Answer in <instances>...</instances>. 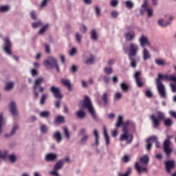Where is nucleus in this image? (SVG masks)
I'll list each match as a JSON object with an SVG mask.
<instances>
[{
	"label": "nucleus",
	"mask_w": 176,
	"mask_h": 176,
	"mask_svg": "<svg viewBox=\"0 0 176 176\" xmlns=\"http://www.w3.org/2000/svg\"><path fill=\"white\" fill-rule=\"evenodd\" d=\"M78 107L80 109L76 112V118L78 119H85V118H86V112H85V110L83 109H87L89 113H90L91 118L94 120H97L96 110L94 109L91 100H90L89 96H85L84 100L79 102Z\"/></svg>",
	"instance_id": "obj_1"
},
{
	"label": "nucleus",
	"mask_w": 176,
	"mask_h": 176,
	"mask_svg": "<svg viewBox=\"0 0 176 176\" xmlns=\"http://www.w3.org/2000/svg\"><path fill=\"white\" fill-rule=\"evenodd\" d=\"M163 80H167L170 82H171L170 84V86L171 87L173 93H176V76L173 74L169 76L167 74H159L158 78L156 80L157 90L159 96L161 97V98H167V92H166V87H164V85H163L162 83V81H160Z\"/></svg>",
	"instance_id": "obj_2"
},
{
	"label": "nucleus",
	"mask_w": 176,
	"mask_h": 176,
	"mask_svg": "<svg viewBox=\"0 0 176 176\" xmlns=\"http://www.w3.org/2000/svg\"><path fill=\"white\" fill-rule=\"evenodd\" d=\"M149 162V157L148 155H144L140 158V163L144 164L143 166L140 165V162H135V168L138 171L139 174L141 173H146L148 171V168H146V165Z\"/></svg>",
	"instance_id": "obj_3"
},
{
	"label": "nucleus",
	"mask_w": 176,
	"mask_h": 176,
	"mask_svg": "<svg viewBox=\"0 0 176 176\" xmlns=\"http://www.w3.org/2000/svg\"><path fill=\"white\" fill-rule=\"evenodd\" d=\"M44 66L49 69H52V68H56L57 72H60V67H58V64L57 63V60L52 56H48L44 60Z\"/></svg>",
	"instance_id": "obj_4"
},
{
	"label": "nucleus",
	"mask_w": 176,
	"mask_h": 176,
	"mask_svg": "<svg viewBox=\"0 0 176 176\" xmlns=\"http://www.w3.org/2000/svg\"><path fill=\"white\" fill-rule=\"evenodd\" d=\"M120 141H126V144L133 142V135L129 133V129H122V134L120 137Z\"/></svg>",
	"instance_id": "obj_5"
},
{
	"label": "nucleus",
	"mask_w": 176,
	"mask_h": 176,
	"mask_svg": "<svg viewBox=\"0 0 176 176\" xmlns=\"http://www.w3.org/2000/svg\"><path fill=\"white\" fill-rule=\"evenodd\" d=\"M140 14H144L145 12H147L148 17H152L153 16V8L148 6V0H144L143 4L141 6Z\"/></svg>",
	"instance_id": "obj_6"
},
{
	"label": "nucleus",
	"mask_w": 176,
	"mask_h": 176,
	"mask_svg": "<svg viewBox=\"0 0 176 176\" xmlns=\"http://www.w3.org/2000/svg\"><path fill=\"white\" fill-rule=\"evenodd\" d=\"M150 119L152 120V123L155 127H157L159 124H160V120H164V113H163L162 111H158L157 112V118L155 117V116L152 115L150 116Z\"/></svg>",
	"instance_id": "obj_7"
},
{
	"label": "nucleus",
	"mask_w": 176,
	"mask_h": 176,
	"mask_svg": "<svg viewBox=\"0 0 176 176\" xmlns=\"http://www.w3.org/2000/svg\"><path fill=\"white\" fill-rule=\"evenodd\" d=\"M3 52H6V54L8 56H12V51H10V50L12 49V42H10V38H9L8 37H6L3 38Z\"/></svg>",
	"instance_id": "obj_8"
},
{
	"label": "nucleus",
	"mask_w": 176,
	"mask_h": 176,
	"mask_svg": "<svg viewBox=\"0 0 176 176\" xmlns=\"http://www.w3.org/2000/svg\"><path fill=\"white\" fill-rule=\"evenodd\" d=\"M94 60H96V57L90 52H87L83 56V63L87 65L94 64Z\"/></svg>",
	"instance_id": "obj_9"
},
{
	"label": "nucleus",
	"mask_w": 176,
	"mask_h": 176,
	"mask_svg": "<svg viewBox=\"0 0 176 176\" xmlns=\"http://www.w3.org/2000/svg\"><path fill=\"white\" fill-rule=\"evenodd\" d=\"M43 80H45V78L43 77H38L34 80L33 89H34V97H36V98H38V97L39 96V94H38V92H36V89H38V87H39L43 83Z\"/></svg>",
	"instance_id": "obj_10"
},
{
	"label": "nucleus",
	"mask_w": 176,
	"mask_h": 176,
	"mask_svg": "<svg viewBox=\"0 0 176 176\" xmlns=\"http://www.w3.org/2000/svg\"><path fill=\"white\" fill-rule=\"evenodd\" d=\"M140 50V46L138 45L131 43L129 44V54L131 57H134V56H137L138 51Z\"/></svg>",
	"instance_id": "obj_11"
},
{
	"label": "nucleus",
	"mask_w": 176,
	"mask_h": 176,
	"mask_svg": "<svg viewBox=\"0 0 176 176\" xmlns=\"http://www.w3.org/2000/svg\"><path fill=\"white\" fill-rule=\"evenodd\" d=\"M170 145H171V141H170V139H166L163 146H164V152L166 155V156H170L171 155V152H173V148L170 147Z\"/></svg>",
	"instance_id": "obj_12"
},
{
	"label": "nucleus",
	"mask_w": 176,
	"mask_h": 176,
	"mask_svg": "<svg viewBox=\"0 0 176 176\" xmlns=\"http://www.w3.org/2000/svg\"><path fill=\"white\" fill-rule=\"evenodd\" d=\"M138 42L142 47H144V46H151V42L149 39H148V36L144 34H142L139 39Z\"/></svg>",
	"instance_id": "obj_13"
},
{
	"label": "nucleus",
	"mask_w": 176,
	"mask_h": 176,
	"mask_svg": "<svg viewBox=\"0 0 176 176\" xmlns=\"http://www.w3.org/2000/svg\"><path fill=\"white\" fill-rule=\"evenodd\" d=\"M50 91L52 93L56 98H63V95H61V93H60V88L56 86H52L50 89Z\"/></svg>",
	"instance_id": "obj_14"
},
{
	"label": "nucleus",
	"mask_w": 176,
	"mask_h": 176,
	"mask_svg": "<svg viewBox=\"0 0 176 176\" xmlns=\"http://www.w3.org/2000/svg\"><path fill=\"white\" fill-rule=\"evenodd\" d=\"M80 135H82V138L80 140V144H86L89 141V135L86 133V129H81L80 130Z\"/></svg>",
	"instance_id": "obj_15"
},
{
	"label": "nucleus",
	"mask_w": 176,
	"mask_h": 176,
	"mask_svg": "<svg viewBox=\"0 0 176 176\" xmlns=\"http://www.w3.org/2000/svg\"><path fill=\"white\" fill-rule=\"evenodd\" d=\"M124 38H125L126 41H134L135 39V32L130 31L125 32Z\"/></svg>",
	"instance_id": "obj_16"
},
{
	"label": "nucleus",
	"mask_w": 176,
	"mask_h": 176,
	"mask_svg": "<svg viewBox=\"0 0 176 176\" xmlns=\"http://www.w3.org/2000/svg\"><path fill=\"white\" fill-rule=\"evenodd\" d=\"M175 166V161L174 160H168L165 162V167L166 168L167 173H170L171 170L174 168Z\"/></svg>",
	"instance_id": "obj_17"
},
{
	"label": "nucleus",
	"mask_w": 176,
	"mask_h": 176,
	"mask_svg": "<svg viewBox=\"0 0 176 176\" xmlns=\"http://www.w3.org/2000/svg\"><path fill=\"white\" fill-rule=\"evenodd\" d=\"M90 35V39H91V41H94V42H97V41H98V31H97V30L96 29H92L90 31L89 33Z\"/></svg>",
	"instance_id": "obj_18"
},
{
	"label": "nucleus",
	"mask_w": 176,
	"mask_h": 176,
	"mask_svg": "<svg viewBox=\"0 0 176 176\" xmlns=\"http://www.w3.org/2000/svg\"><path fill=\"white\" fill-rule=\"evenodd\" d=\"M103 135L106 146H109V144H111V140L109 139V135H108V131H107V127H105L104 126H103Z\"/></svg>",
	"instance_id": "obj_19"
},
{
	"label": "nucleus",
	"mask_w": 176,
	"mask_h": 176,
	"mask_svg": "<svg viewBox=\"0 0 176 176\" xmlns=\"http://www.w3.org/2000/svg\"><path fill=\"white\" fill-rule=\"evenodd\" d=\"M142 55L144 61H146V60H150V58H151L152 57V56L151 55V52H149V50H148V49L145 47H144L142 50Z\"/></svg>",
	"instance_id": "obj_20"
},
{
	"label": "nucleus",
	"mask_w": 176,
	"mask_h": 176,
	"mask_svg": "<svg viewBox=\"0 0 176 176\" xmlns=\"http://www.w3.org/2000/svg\"><path fill=\"white\" fill-rule=\"evenodd\" d=\"M94 143L92 144V146H98L100 145V136L98 135V131L97 129L94 131Z\"/></svg>",
	"instance_id": "obj_21"
},
{
	"label": "nucleus",
	"mask_w": 176,
	"mask_h": 176,
	"mask_svg": "<svg viewBox=\"0 0 176 176\" xmlns=\"http://www.w3.org/2000/svg\"><path fill=\"white\" fill-rule=\"evenodd\" d=\"M57 159V154L56 153H48L45 157V162H54Z\"/></svg>",
	"instance_id": "obj_22"
},
{
	"label": "nucleus",
	"mask_w": 176,
	"mask_h": 176,
	"mask_svg": "<svg viewBox=\"0 0 176 176\" xmlns=\"http://www.w3.org/2000/svg\"><path fill=\"white\" fill-rule=\"evenodd\" d=\"M140 76H141V72H137L134 74V78L135 79V82H136V84L138 86V87H141L143 85L142 80H141V78H140Z\"/></svg>",
	"instance_id": "obj_23"
},
{
	"label": "nucleus",
	"mask_w": 176,
	"mask_h": 176,
	"mask_svg": "<svg viewBox=\"0 0 176 176\" xmlns=\"http://www.w3.org/2000/svg\"><path fill=\"white\" fill-rule=\"evenodd\" d=\"M157 24L158 25H160V27H162L164 28L166 27H168L169 25H171V22L164 21V19H160L158 20Z\"/></svg>",
	"instance_id": "obj_24"
},
{
	"label": "nucleus",
	"mask_w": 176,
	"mask_h": 176,
	"mask_svg": "<svg viewBox=\"0 0 176 176\" xmlns=\"http://www.w3.org/2000/svg\"><path fill=\"white\" fill-rule=\"evenodd\" d=\"M10 111L14 116H16V115H17V108L16 107V102H10Z\"/></svg>",
	"instance_id": "obj_25"
},
{
	"label": "nucleus",
	"mask_w": 176,
	"mask_h": 176,
	"mask_svg": "<svg viewBox=\"0 0 176 176\" xmlns=\"http://www.w3.org/2000/svg\"><path fill=\"white\" fill-rule=\"evenodd\" d=\"M54 138H55L57 144H60L63 141V137L61 136V133L57 131L54 133Z\"/></svg>",
	"instance_id": "obj_26"
},
{
	"label": "nucleus",
	"mask_w": 176,
	"mask_h": 176,
	"mask_svg": "<svg viewBox=\"0 0 176 176\" xmlns=\"http://www.w3.org/2000/svg\"><path fill=\"white\" fill-rule=\"evenodd\" d=\"M17 130H19V125H17V124H14V126H12V129L10 134L6 135V138H8V137H12V135H14V134H16V131H17Z\"/></svg>",
	"instance_id": "obj_27"
},
{
	"label": "nucleus",
	"mask_w": 176,
	"mask_h": 176,
	"mask_svg": "<svg viewBox=\"0 0 176 176\" xmlns=\"http://www.w3.org/2000/svg\"><path fill=\"white\" fill-rule=\"evenodd\" d=\"M60 82L62 83V85H63V86L67 87L68 90H71V82L69 81V80L66 78H62L60 80Z\"/></svg>",
	"instance_id": "obj_28"
},
{
	"label": "nucleus",
	"mask_w": 176,
	"mask_h": 176,
	"mask_svg": "<svg viewBox=\"0 0 176 176\" xmlns=\"http://www.w3.org/2000/svg\"><path fill=\"white\" fill-rule=\"evenodd\" d=\"M10 10V6L8 5H1L0 6V13H8Z\"/></svg>",
	"instance_id": "obj_29"
},
{
	"label": "nucleus",
	"mask_w": 176,
	"mask_h": 176,
	"mask_svg": "<svg viewBox=\"0 0 176 176\" xmlns=\"http://www.w3.org/2000/svg\"><path fill=\"white\" fill-rule=\"evenodd\" d=\"M83 39V35L79 32H76L75 34V40L76 42L78 43V45H80L82 43V41Z\"/></svg>",
	"instance_id": "obj_30"
},
{
	"label": "nucleus",
	"mask_w": 176,
	"mask_h": 176,
	"mask_svg": "<svg viewBox=\"0 0 176 176\" xmlns=\"http://www.w3.org/2000/svg\"><path fill=\"white\" fill-rule=\"evenodd\" d=\"M63 166H64L63 161H58L54 166V170L58 171V170H61V168H63Z\"/></svg>",
	"instance_id": "obj_31"
},
{
	"label": "nucleus",
	"mask_w": 176,
	"mask_h": 176,
	"mask_svg": "<svg viewBox=\"0 0 176 176\" xmlns=\"http://www.w3.org/2000/svg\"><path fill=\"white\" fill-rule=\"evenodd\" d=\"M5 123H6V122L5 121V119H3V116L1 114L0 115V134L1 133H2V131H3V126H5Z\"/></svg>",
	"instance_id": "obj_32"
},
{
	"label": "nucleus",
	"mask_w": 176,
	"mask_h": 176,
	"mask_svg": "<svg viewBox=\"0 0 176 176\" xmlns=\"http://www.w3.org/2000/svg\"><path fill=\"white\" fill-rule=\"evenodd\" d=\"M8 160L10 162V163H16V162H17V155H16L14 153L10 154L8 156Z\"/></svg>",
	"instance_id": "obj_33"
},
{
	"label": "nucleus",
	"mask_w": 176,
	"mask_h": 176,
	"mask_svg": "<svg viewBox=\"0 0 176 176\" xmlns=\"http://www.w3.org/2000/svg\"><path fill=\"white\" fill-rule=\"evenodd\" d=\"M14 86V84L13 83V82H7L4 89L6 91H10V90L13 89Z\"/></svg>",
	"instance_id": "obj_34"
},
{
	"label": "nucleus",
	"mask_w": 176,
	"mask_h": 176,
	"mask_svg": "<svg viewBox=\"0 0 176 176\" xmlns=\"http://www.w3.org/2000/svg\"><path fill=\"white\" fill-rule=\"evenodd\" d=\"M164 124L166 127H171L173 126V120L170 118L164 119Z\"/></svg>",
	"instance_id": "obj_35"
},
{
	"label": "nucleus",
	"mask_w": 176,
	"mask_h": 176,
	"mask_svg": "<svg viewBox=\"0 0 176 176\" xmlns=\"http://www.w3.org/2000/svg\"><path fill=\"white\" fill-rule=\"evenodd\" d=\"M146 142V151H151V148H152V144H153V142H152V140H151V138L147 139Z\"/></svg>",
	"instance_id": "obj_36"
},
{
	"label": "nucleus",
	"mask_w": 176,
	"mask_h": 176,
	"mask_svg": "<svg viewBox=\"0 0 176 176\" xmlns=\"http://www.w3.org/2000/svg\"><path fill=\"white\" fill-rule=\"evenodd\" d=\"M47 28H49V24L43 26L38 31V35H43L45 31H47Z\"/></svg>",
	"instance_id": "obj_37"
},
{
	"label": "nucleus",
	"mask_w": 176,
	"mask_h": 176,
	"mask_svg": "<svg viewBox=\"0 0 176 176\" xmlns=\"http://www.w3.org/2000/svg\"><path fill=\"white\" fill-rule=\"evenodd\" d=\"M150 140H151V142H155L156 148H159L160 146V143L157 140V137L152 136L150 138Z\"/></svg>",
	"instance_id": "obj_38"
},
{
	"label": "nucleus",
	"mask_w": 176,
	"mask_h": 176,
	"mask_svg": "<svg viewBox=\"0 0 176 176\" xmlns=\"http://www.w3.org/2000/svg\"><path fill=\"white\" fill-rule=\"evenodd\" d=\"M155 63L157 65L163 67L166 65V61L163 59H155Z\"/></svg>",
	"instance_id": "obj_39"
},
{
	"label": "nucleus",
	"mask_w": 176,
	"mask_h": 176,
	"mask_svg": "<svg viewBox=\"0 0 176 176\" xmlns=\"http://www.w3.org/2000/svg\"><path fill=\"white\" fill-rule=\"evenodd\" d=\"M125 6L127 9H133L134 8V3L131 0H128L125 2Z\"/></svg>",
	"instance_id": "obj_40"
},
{
	"label": "nucleus",
	"mask_w": 176,
	"mask_h": 176,
	"mask_svg": "<svg viewBox=\"0 0 176 176\" xmlns=\"http://www.w3.org/2000/svg\"><path fill=\"white\" fill-rule=\"evenodd\" d=\"M122 97H123V94L122 93L116 92L114 95V100H116V101H120Z\"/></svg>",
	"instance_id": "obj_41"
},
{
	"label": "nucleus",
	"mask_w": 176,
	"mask_h": 176,
	"mask_svg": "<svg viewBox=\"0 0 176 176\" xmlns=\"http://www.w3.org/2000/svg\"><path fill=\"white\" fill-rule=\"evenodd\" d=\"M42 25H43V23L41 20L32 24V28H38V27H42Z\"/></svg>",
	"instance_id": "obj_42"
},
{
	"label": "nucleus",
	"mask_w": 176,
	"mask_h": 176,
	"mask_svg": "<svg viewBox=\"0 0 176 176\" xmlns=\"http://www.w3.org/2000/svg\"><path fill=\"white\" fill-rule=\"evenodd\" d=\"M123 123V117L122 116H119L116 122V127H120Z\"/></svg>",
	"instance_id": "obj_43"
},
{
	"label": "nucleus",
	"mask_w": 176,
	"mask_h": 176,
	"mask_svg": "<svg viewBox=\"0 0 176 176\" xmlns=\"http://www.w3.org/2000/svg\"><path fill=\"white\" fill-rule=\"evenodd\" d=\"M109 94H108L107 92H104L103 94V96H102V100L105 104V105H107L108 104V97H109Z\"/></svg>",
	"instance_id": "obj_44"
},
{
	"label": "nucleus",
	"mask_w": 176,
	"mask_h": 176,
	"mask_svg": "<svg viewBox=\"0 0 176 176\" xmlns=\"http://www.w3.org/2000/svg\"><path fill=\"white\" fill-rule=\"evenodd\" d=\"M52 0H42L41 3L40 5L41 9H43V8H46L47 6V3H49Z\"/></svg>",
	"instance_id": "obj_45"
},
{
	"label": "nucleus",
	"mask_w": 176,
	"mask_h": 176,
	"mask_svg": "<svg viewBox=\"0 0 176 176\" xmlns=\"http://www.w3.org/2000/svg\"><path fill=\"white\" fill-rule=\"evenodd\" d=\"M63 133H64V135H65L66 138H67L68 140H69V138H71V134L69 133V131H68L67 127L63 128Z\"/></svg>",
	"instance_id": "obj_46"
},
{
	"label": "nucleus",
	"mask_w": 176,
	"mask_h": 176,
	"mask_svg": "<svg viewBox=\"0 0 176 176\" xmlns=\"http://www.w3.org/2000/svg\"><path fill=\"white\" fill-rule=\"evenodd\" d=\"M40 118H49L50 116V111H42L39 113Z\"/></svg>",
	"instance_id": "obj_47"
},
{
	"label": "nucleus",
	"mask_w": 176,
	"mask_h": 176,
	"mask_svg": "<svg viewBox=\"0 0 176 176\" xmlns=\"http://www.w3.org/2000/svg\"><path fill=\"white\" fill-rule=\"evenodd\" d=\"M144 94L146 97H147V98H152V97L153 96V94L152 93V91H151L150 89H147L146 91H145Z\"/></svg>",
	"instance_id": "obj_48"
},
{
	"label": "nucleus",
	"mask_w": 176,
	"mask_h": 176,
	"mask_svg": "<svg viewBox=\"0 0 176 176\" xmlns=\"http://www.w3.org/2000/svg\"><path fill=\"white\" fill-rule=\"evenodd\" d=\"M8 155H9V152L8 151H0V158L5 159V157H7Z\"/></svg>",
	"instance_id": "obj_49"
},
{
	"label": "nucleus",
	"mask_w": 176,
	"mask_h": 176,
	"mask_svg": "<svg viewBox=\"0 0 176 176\" xmlns=\"http://www.w3.org/2000/svg\"><path fill=\"white\" fill-rule=\"evenodd\" d=\"M55 123H64V116L56 117Z\"/></svg>",
	"instance_id": "obj_50"
},
{
	"label": "nucleus",
	"mask_w": 176,
	"mask_h": 176,
	"mask_svg": "<svg viewBox=\"0 0 176 176\" xmlns=\"http://www.w3.org/2000/svg\"><path fill=\"white\" fill-rule=\"evenodd\" d=\"M40 130L43 134H46L47 133V126L46 125H41Z\"/></svg>",
	"instance_id": "obj_51"
},
{
	"label": "nucleus",
	"mask_w": 176,
	"mask_h": 176,
	"mask_svg": "<svg viewBox=\"0 0 176 176\" xmlns=\"http://www.w3.org/2000/svg\"><path fill=\"white\" fill-rule=\"evenodd\" d=\"M118 16H119V12H118L117 10H113L111 12V16L113 19H117Z\"/></svg>",
	"instance_id": "obj_52"
},
{
	"label": "nucleus",
	"mask_w": 176,
	"mask_h": 176,
	"mask_svg": "<svg viewBox=\"0 0 176 176\" xmlns=\"http://www.w3.org/2000/svg\"><path fill=\"white\" fill-rule=\"evenodd\" d=\"M95 14L97 17H100L101 16V10L98 6L95 7L94 8Z\"/></svg>",
	"instance_id": "obj_53"
},
{
	"label": "nucleus",
	"mask_w": 176,
	"mask_h": 176,
	"mask_svg": "<svg viewBox=\"0 0 176 176\" xmlns=\"http://www.w3.org/2000/svg\"><path fill=\"white\" fill-rule=\"evenodd\" d=\"M120 88L122 91H127V90H129V86H127L124 82L120 84Z\"/></svg>",
	"instance_id": "obj_54"
},
{
	"label": "nucleus",
	"mask_w": 176,
	"mask_h": 176,
	"mask_svg": "<svg viewBox=\"0 0 176 176\" xmlns=\"http://www.w3.org/2000/svg\"><path fill=\"white\" fill-rule=\"evenodd\" d=\"M130 123H131V122H130L129 121H125V122H122V129H125L126 130H129L127 129V127H129V126H130Z\"/></svg>",
	"instance_id": "obj_55"
},
{
	"label": "nucleus",
	"mask_w": 176,
	"mask_h": 176,
	"mask_svg": "<svg viewBox=\"0 0 176 176\" xmlns=\"http://www.w3.org/2000/svg\"><path fill=\"white\" fill-rule=\"evenodd\" d=\"M119 5V1L118 0H111L110 1V6H112V8H115L116 6H118Z\"/></svg>",
	"instance_id": "obj_56"
},
{
	"label": "nucleus",
	"mask_w": 176,
	"mask_h": 176,
	"mask_svg": "<svg viewBox=\"0 0 176 176\" xmlns=\"http://www.w3.org/2000/svg\"><path fill=\"white\" fill-rule=\"evenodd\" d=\"M47 96L46 94H43L40 100V104L41 105H43L45 104V101H46V98H47Z\"/></svg>",
	"instance_id": "obj_57"
},
{
	"label": "nucleus",
	"mask_w": 176,
	"mask_h": 176,
	"mask_svg": "<svg viewBox=\"0 0 176 176\" xmlns=\"http://www.w3.org/2000/svg\"><path fill=\"white\" fill-rule=\"evenodd\" d=\"M104 71L107 75H111V74L113 72L112 68L111 67H105Z\"/></svg>",
	"instance_id": "obj_58"
},
{
	"label": "nucleus",
	"mask_w": 176,
	"mask_h": 176,
	"mask_svg": "<svg viewBox=\"0 0 176 176\" xmlns=\"http://www.w3.org/2000/svg\"><path fill=\"white\" fill-rule=\"evenodd\" d=\"M76 54V47H73L72 48L69 52V56H71L72 57L75 55Z\"/></svg>",
	"instance_id": "obj_59"
},
{
	"label": "nucleus",
	"mask_w": 176,
	"mask_h": 176,
	"mask_svg": "<svg viewBox=\"0 0 176 176\" xmlns=\"http://www.w3.org/2000/svg\"><path fill=\"white\" fill-rule=\"evenodd\" d=\"M130 60H131V67H132V68H135V67H137V62L134 58H130Z\"/></svg>",
	"instance_id": "obj_60"
},
{
	"label": "nucleus",
	"mask_w": 176,
	"mask_h": 176,
	"mask_svg": "<svg viewBox=\"0 0 176 176\" xmlns=\"http://www.w3.org/2000/svg\"><path fill=\"white\" fill-rule=\"evenodd\" d=\"M50 174L52 176H60V174L58 173V170H56L55 169H54L52 171H50Z\"/></svg>",
	"instance_id": "obj_61"
},
{
	"label": "nucleus",
	"mask_w": 176,
	"mask_h": 176,
	"mask_svg": "<svg viewBox=\"0 0 176 176\" xmlns=\"http://www.w3.org/2000/svg\"><path fill=\"white\" fill-rule=\"evenodd\" d=\"M131 168H128L127 171L124 174H120L119 176H129V174H131Z\"/></svg>",
	"instance_id": "obj_62"
},
{
	"label": "nucleus",
	"mask_w": 176,
	"mask_h": 176,
	"mask_svg": "<svg viewBox=\"0 0 176 176\" xmlns=\"http://www.w3.org/2000/svg\"><path fill=\"white\" fill-rule=\"evenodd\" d=\"M44 49H45V53H50V46H49L47 44H45L44 45Z\"/></svg>",
	"instance_id": "obj_63"
},
{
	"label": "nucleus",
	"mask_w": 176,
	"mask_h": 176,
	"mask_svg": "<svg viewBox=\"0 0 176 176\" xmlns=\"http://www.w3.org/2000/svg\"><path fill=\"white\" fill-rule=\"evenodd\" d=\"M104 83H106L107 85H108V83H109V78L107 76H102Z\"/></svg>",
	"instance_id": "obj_64"
}]
</instances>
